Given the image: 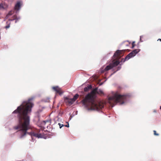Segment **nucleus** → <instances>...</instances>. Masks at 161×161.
I'll list each match as a JSON object with an SVG mask.
<instances>
[{
  "label": "nucleus",
  "instance_id": "obj_18",
  "mask_svg": "<svg viewBox=\"0 0 161 161\" xmlns=\"http://www.w3.org/2000/svg\"><path fill=\"white\" fill-rule=\"evenodd\" d=\"M134 43H135V42H133L132 43V48H133L134 47V46H135Z\"/></svg>",
  "mask_w": 161,
  "mask_h": 161
},
{
  "label": "nucleus",
  "instance_id": "obj_16",
  "mask_svg": "<svg viewBox=\"0 0 161 161\" xmlns=\"http://www.w3.org/2000/svg\"><path fill=\"white\" fill-rule=\"evenodd\" d=\"M89 90V89H88V88L87 87H85L84 89V91L85 92H87Z\"/></svg>",
  "mask_w": 161,
  "mask_h": 161
},
{
  "label": "nucleus",
  "instance_id": "obj_15",
  "mask_svg": "<svg viewBox=\"0 0 161 161\" xmlns=\"http://www.w3.org/2000/svg\"><path fill=\"white\" fill-rule=\"evenodd\" d=\"M59 126V127L60 128H61L62 127L64 126V125H61L60 123H58V124Z\"/></svg>",
  "mask_w": 161,
  "mask_h": 161
},
{
  "label": "nucleus",
  "instance_id": "obj_21",
  "mask_svg": "<svg viewBox=\"0 0 161 161\" xmlns=\"http://www.w3.org/2000/svg\"><path fill=\"white\" fill-rule=\"evenodd\" d=\"M64 126H65V127H69V124H68L67 125H64Z\"/></svg>",
  "mask_w": 161,
  "mask_h": 161
},
{
  "label": "nucleus",
  "instance_id": "obj_23",
  "mask_svg": "<svg viewBox=\"0 0 161 161\" xmlns=\"http://www.w3.org/2000/svg\"><path fill=\"white\" fill-rule=\"evenodd\" d=\"M160 109L161 110V106L160 107Z\"/></svg>",
  "mask_w": 161,
  "mask_h": 161
},
{
  "label": "nucleus",
  "instance_id": "obj_12",
  "mask_svg": "<svg viewBox=\"0 0 161 161\" xmlns=\"http://www.w3.org/2000/svg\"><path fill=\"white\" fill-rule=\"evenodd\" d=\"M13 14V12L12 11H10L9 12L8 14L7 15V16L8 17L10 15H11Z\"/></svg>",
  "mask_w": 161,
  "mask_h": 161
},
{
  "label": "nucleus",
  "instance_id": "obj_7",
  "mask_svg": "<svg viewBox=\"0 0 161 161\" xmlns=\"http://www.w3.org/2000/svg\"><path fill=\"white\" fill-rule=\"evenodd\" d=\"M53 89L55 91L57 94H58L60 95H61L63 93L61 89L58 86H53L52 87Z\"/></svg>",
  "mask_w": 161,
  "mask_h": 161
},
{
  "label": "nucleus",
  "instance_id": "obj_10",
  "mask_svg": "<svg viewBox=\"0 0 161 161\" xmlns=\"http://www.w3.org/2000/svg\"><path fill=\"white\" fill-rule=\"evenodd\" d=\"M79 96V95L78 94H76L74 96L73 98L74 100L75 101L78 98Z\"/></svg>",
  "mask_w": 161,
  "mask_h": 161
},
{
  "label": "nucleus",
  "instance_id": "obj_3",
  "mask_svg": "<svg viewBox=\"0 0 161 161\" xmlns=\"http://www.w3.org/2000/svg\"><path fill=\"white\" fill-rule=\"evenodd\" d=\"M125 51V50H117L113 56V58L114 59L113 60V63L110 64L109 65L106 66L104 68H102L101 69V73H103L107 71L112 69L113 67H115L119 64L120 62L119 60L121 56H123V52Z\"/></svg>",
  "mask_w": 161,
  "mask_h": 161
},
{
  "label": "nucleus",
  "instance_id": "obj_19",
  "mask_svg": "<svg viewBox=\"0 0 161 161\" xmlns=\"http://www.w3.org/2000/svg\"><path fill=\"white\" fill-rule=\"evenodd\" d=\"M125 60V58L124 59L123 58L122 59H121V62H124L125 61V60Z\"/></svg>",
  "mask_w": 161,
  "mask_h": 161
},
{
  "label": "nucleus",
  "instance_id": "obj_20",
  "mask_svg": "<svg viewBox=\"0 0 161 161\" xmlns=\"http://www.w3.org/2000/svg\"><path fill=\"white\" fill-rule=\"evenodd\" d=\"M121 66H119L117 68V70H119L121 69Z\"/></svg>",
  "mask_w": 161,
  "mask_h": 161
},
{
  "label": "nucleus",
  "instance_id": "obj_6",
  "mask_svg": "<svg viewBox=\"0 0 161 161\" xmlns=\"http://www.w3.org/2000/svg\"><path fill=\"white\" fill-rule=\"evenodd\" d=\"M140 50L139 49H135L129 54L125 58V60H128L132 57H134L137 54Z\"/></svg>",
  "mask_w": 161,
  "mask_h": 161
},
{
  "label": "nucleus",
  "instance_id": "obj_17",
  "mask_svg": "<svg viewBox=\"0 0 161 161\" xmlns=\"http://www.w3.org/2000/svg\"><path fill=\"white\" fill-rule=\"evenodd\" d=\"M87 87L88 88V89L89 90V89H91L92 88V86L91 85H89Z\"/></svg>",
  "mask_w": 161,
  "mask_h": 161
},
{
  "label": "nucleus",
  "instance_id": "obj_1",
  "mask_svg": "<svg viewBox=\"0 0 161 161\" xmlns=\"http://www.w3.org/2000/svg\"><path fill=\"white\" fill-rule=\"evenodd\" d=\"M33 104L30 102H24L22 103L19 106L17 109L15 110L13 113L17 114L18 118V124L14 127V129L19 130L20 132V138L23 137L28 133L31 136L38 138H42V135L41 134L31 132L28 133L27 131L31 129V126L30 124V117L28 114L31 111V108Z\"/></svg>",
  "mask_w": 161,
  "mask_h": 161
},
{
  "label": "nucleus",
  "instance_id": "obj_22",
  "mask_svg": "<svg viewBox=\"0 0 161 161\" xmlns=\"http://www.w3.org/2000/svg\"><path fill=\"white\" fill-rule=\"evenodd\" d=\"M159 40L160 41H161V39H159L158 40V41Z\"/></svg>",
  "mask_w": 161,
  "mask_h": 161
},
{
  "label": "nucleus",
  "instance_id": "obj_11",
  "mask_svg": "<svg viewBox=\"0 0 161 161\" xmlns=\"http://www.w3.org/2000/svg\"><path fill=\"white\" fill-rule=\"evenodd\" d=\"M5 5L3 4H0V9H4Z\"/></svg>",
  "mask_w": 161,
  "mask_h": 161
},
{
  "label": "nucleus",
  "instance_id": "obj_8",
  "mask_svg": "<svg viewBox=\"0 0 161 161\" xmlns=\"http://www.w3.org/2000/svg\"><path fill=\"white\" fill-rule=\"evenodd\" d=\"M65 100L66 103H68L70 105L72 104L75 101L73 98L69 99L67 97L65 98Z\"/></svg>",
  "mask_w": 161,
  "mask_h": 161
},
{
  "label": "nucleus",
  "instance_id": "obj_5",
  "mask_svg": "<svg viewBox=\"0 0 161 161\" xmlns=\"http://www.w3.org/2000/svg\"><path fill=\"white\" fill-rule=\"evenodd\" d=\"M140 50L139 49H135L129 54L125 58V60H128L132 57H134L137 54Z\"/></svg>",
  "mask_w": 161,
  "mask_h": 161
},
{
  "label": "nucleus",
  "instance_id": "obj_13",
  "mask_svg": "<svg viewBox=\"0 0 161 161\" xmlns=\"http://www.w3.org/2000/svg\"><path fill=\"white\" fill-rule=\"evenodd\" d=\"M153 132H154V135H156V136H158V135H159L157 133H156V131H155V130H153Z\"/></svg>",
  "mask_w": 161,
  "mask_h": 161
},
{
  "label": "nucleus",
  "instance_id": "obj_14",
  "mask_svg": "<svg viewBox=\"0 0 161 161\" xmlns=\"http://www.w3.org/2000/svg\"><path fill=\"white\" fill-rule=\"evenodd\" d=\"M10 23H9L8 25H7V26H6L5 27V28L6 29H7L8 28H9L10 27Z\"/></svg>",
  "mask_w": 161,
  "mask_h": 161
},
{
  "label": "nucleus",
  "instance_id": "obj_4",
  "mask_svg": "<svg viewBox=\"0 0 161 161\" xmlns=\"http://www.w3.org/2000/svg\"><path fill=\"white\" fill-rule=\"evenodd\" d=\"M127 96V95H121L116 93L113 96L108 98V102L112 107L117 103L122 104L124 103Z\"/></svg>",
  "mask_w": 161,
  "mask_h": 161
},
{
  "label": "nucleus",
  "instance_id": "obj_9",
  "mask_svg": "<svg viewBox=\"0 0 161 161\" xmlns=\"http://www.w3.org/2000/svg\"><path fill=\"white\" fill-rule=\"evenodd\" d=\"M21 5V3L20 2L18 1L17 2V3L15 4L14 7V9L16 10H19L20 8V7Z\"/></svg>",
  "mask_w": 161,
  "mask_h": 161
},
{
  "label": "nucleus",
  "instance_id": "obj_2",
  "mask_svg": "<svg viewBox=\"0 0 161 161\" xmlns=\"http://www.w3.org/2000/svg\"><path fill=\"white\" fill-rule=\"evenodd\" d=\"M97 93L100 95L104 94L102 90H97V88H96L86 95L81 101L82 104L88 110H98L103 107L104 104L103 103L98 102L95 100Z\"/></svg>",
  "mask_w": 161,
  "mask_h": 161
}]
</instances>
